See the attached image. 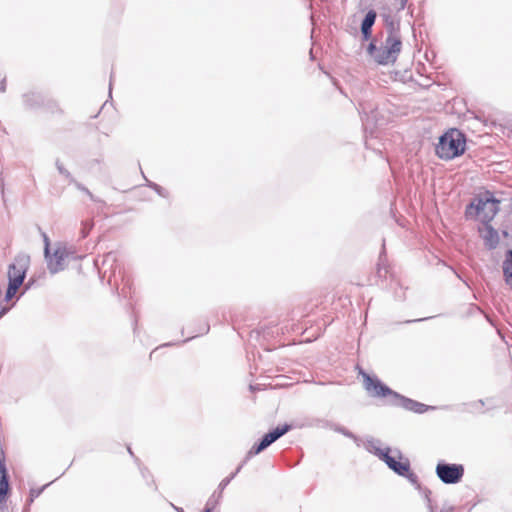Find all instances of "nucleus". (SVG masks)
<instances>
[{
    "label": "nucleus",
    "mask_w": 512,
    "mask_h": 512,
    "mask_svg": "<svg viewBox=\"0 0 512 512\" xmlns=\"http://www.w3.org/2000/svg\"><path fill=\"white\" fill-rule=\"evenodd\" d=\"M389 26V34L379 47L375 41H371L367 47V53L379 65L394 64L402 49L400 24L391 22Z\"/></svg>",
    "instance_id": "obj_1"
},
{
    "label": "nucleus",
    "mask_w": 512,
    "mask_h": 512,
    "mask_svg": "<svg viewBox=\"0 0 512 512\" xmlns=\"http://www.w3.org/2000/svg\"><path fill=\"white\" fill-rule=\"evenodd\" d=\"M464 150V135L456 129H452L442 135L435 148L437 156L444 160H451L463 154Z\"/></svg>",
    "instance_id": "obj_2"
},
{
    "label": "nucleus",
    "mask_w": 512,
    "mask_h": 512,
    "mask_svg": "<svg viewBox=\"0 0 512 512\" xmlns=\"http://www.w3.org/2000/svg\"><path fill=\"white\" fill-rule=\"evenodd\" d=\"M366 449L377 456L380 460H382L389 469L398 470V472H402L404 470L403 466L398 464L396 458L400 460L403 459L402 453L398 449L392 450L390 447H381V441L378 439H370L366 442Z\"/></svg>",
    "instance_id": "obj_3"
},
{
    "label": "nucleus",
    "mask_w": 512,
    "mask_h": 512,
    "mask_svg": "<svg viewBox=\"0 0 512 512\" xmlns=\"http://www.w3.org/2000/svg\"><path fill=\"white\" fill-rule=\"evenodd\" d=\"M499 203V200L487 193L484 197L475 199V201L467 207L466 213L472 214V211H474L475 215L480 216L483 222H489L498 213Z\"/></svg>",
    "instance_id": "obj_4"
},
{
    "label": "nucleus",
    "mask_w": 512,
    "mask_h": 512,
    "mask_svg": "<svg viewBox=\"0 0 512 512\" xmlns=\"http://www.w3.org/2000/svg\"><path fill=\"white\" fill-rule=\"evenodd\" d=\"M462 464L439 462L436 465L435 473L444 484H457L464 476Z\"/></svg>",
    "instance_id": "obj_5"
},
{
    "label": "nucleus",
    "mask_w": 512,
    "mask_h": 512,
    "mask_svg": "<svg viewBox=\"0 0 512 512\" xmlns=\"http://www.w3.org/2000/svg\"><path fill=\"white\" fill-rule=\"evenodd\" d=\"M30 258L28 255L19 254L8 267V284L20 287L26 276Z\"/></svg>",
    "instance_id": "obj_6"
},
{
    "label": "nucleus",
    "mask_w": 512,
    "mask_h": 512,
    "mask_svg": "<svg viewBox=\"0 0 512 512\" xmlns=\"http://www.w3.org/2000/svg\"><path fill=\"white\" fill-rule=\"evenodd\" d=\"M291 429V426L288 424H285L281 427H276L272 431L265 434L259 443H255L251 449L247 453V459L261 453L263 450H265L267 447H269L272 443L277 441L280 437L285 435L289 430Z\"/></svg>",
    "instance_id": "obj_7"
},
{
    "label": "nucleus",
    "mask_w": 512,
    "mask_h": 512,
    "mask_svg": "<svg viewBox=\"0 0 512 512\" xmlns=\"http://www.w3.org/2000/svg\"><path fill=\"white\" fill-rule=\"evenodd\" d=\"M363 378L365 389L373 397H389V399H393V394L397 393L383 384L376 377H371L370 375L363 373Z\"/></svg>",
    "instance_id": "obj_8"
},
{
    "label": "nucleus",
    "mask_w": 512,
    "mask_h": 512,
    "mask_svg": "<svg viewBox=\"0 0 512 512\" xmlns=\"http://www.w3.org/2000/svg\"><path fill=\"white\" fill-rule=\"evenodd\" d=\"M68 255L69 253L65 247H57L53 254L49 253V257H45L49 272L56 274L62 271L65 267L64 262Z\"/></svg>",
    "instance_id": "obj_9"
},
{
    "label": "nucleus",
    "mask_w": 512,
    "mask_h": 512,
    "mask_svg": "<svg viewBox=\"0 0 512 512\" xmlns=\"http://www.w3.org/2000/svg\"><path fill=\"white\" fill-rule=\"evenodd\" d=\"M398 464L400 466H403L404 470L402 472H398V470H392V471L399 476L406 477L408 479V481L413 486H415L416 489H420L421 484L419 482V478L414 472H411L409 460L407 458H405L404 461H398Z\"/></svg>",
    "instance_id": "obj_10"
},
{
    "label": "nucleus",
    "mask_w": 512,
    "mask_h": 512,
    "mask_svg": "<svg viewBox=\"0 0 512 512\" xmlns=\"http://www.w3.org/2000/svg\"><path fill=\"white\" fill-rule=\"evenodd\" d=\"M9 490V479L4 459L0 457V504L5 500Z\"/></svg>",
    "instance_id": "obj_11"
},
{
    "label": "nucleus",
    "mask_w": 512,
    "mask_h": 512,
    "mask_svg": "<svg viewBox=\"0 0 512 512\" xmlns=\"http://www.w3.org/2000/svg\"><path fill=\"white\" fill-rule=\"evenodd\" d=\"M388 401L392 405L402 407L405 410L412 411V412H413L414 406L416 405V402H417L410 398L404 397L398 393L393 394V399H389Z\"/></svg>",
    "instance_id": "obj_12"
},
{
    "label": "nucleus",
    "mask_w": 512,
    "mask_h": 512,
    "mask_svg": "<svg viewBox=\"0 0 512 512\" xmlns=\"http://www.w3.org/2000/svg\"><path fill=\"white\" fill-rule=\"evenodd\" d=\"M23 101L28 108H37L44 104V96L41 93L30 92L23 96Z\"/></svg>",
    "instance_id": "obj_13"
},
{
    "label": "nucleus",
    "mask_w": 512,
    "mask_h": 512,
    "mask_svg": "<svg viewBox=\"0 0 512 512\" xmlns=\"http://www.w3.org/2000/svg\"><path fill=\"white\" fill-rule=\"evenodd\" d=\"M483 239L486 247H488L489 249L496 248V246L499 243V235L497 231L491 226L486 227V230L483 234Z\"/></svg>",
    "instance_id": "obj_14"
},
{
    "label": "nucleus",
    "mask_w": 512,
    "mask_h": 512,
    "mask_svg": "<svg viewBox=\"0 0 512 512\" xmlns=\"http://www.w3.org/2000/svg\"><path fill=\"white\" fill-rule=\"evenodd\" d=\"M505 283L512 289V261L505 258L502 264Z\"/></svg>",
    "instance_id": "obj_15"
},
{
    "label": "nucleus",
    "mask_w": 512,
    "mask_h": 512,
    "mask_svg": "<svg viewBox=\"0 0 512 512\" xmlns=\"http://www.w3.org/2000/svg\"><path fill=\"white\" fill-rule=\"evenodd\" d=\"M243 464L239 465L237 467V469L235 470V472H233L230 476L224 478L219 486H218V498H221L222 497V492L223 490L226 488V486L234 479V477L240 472L241 468H242Z\"/></svg>",
    "instance_id": "obj_16"
},
{
    "label": "nucleus",
    "mask_w": 512,
    "mask_h": 512,
    "mask_svg": "<svg viewBox=\"0 0 512 512\" xmlns=\"http://www.w3.org/2000/svg\"><path fill=\"white\" fill-rule=\"evenodd\" d=\"M376 17H377V14L374 10H369L362 23H361V28H364V29H372V26L374 25L375 23V20H376Z\"/></svg>",
    "instance_id": "obj_17"
},
{
    "label": "nucleus",
    "mask_w": 512,
    "mask_h": 512,
    "mask_svg": "<svg viewBox=\"0 0 512 512\" xmlns=\"http://www.w3.org/2000/svg\"><path fill=\"white\" fill-rule=\"evenodd\" d=\"M55 165H56L58 172L61 175H63L67 180H69L70 183L75 182V178L71 175V173L64 167V165L59 160L56 161Z\"/></svg>",
    "instance_id": "obj_18"
},
{
    "label": "nucleus",
    "mask_w": 512,
    "mask_h": 512,
    "mask_svg": "<svg viewBox=\"0 0 512 512\" xmlns=\"http://www.w3.org/2000/svg\"><path fill=\"white\" fill-rule=\"evenodd\" d=\"M75 187L80 190L81 192L85 193L92 201H95V202H98L99 200L90 192V190L85 187L83 184H81L80 182L76 181L75 182H72Z\"/></svg>",
    "instance_id": "obj_19"
},
{
    "label": "nucleus",
    "mask_w": 512,
    "mask_h": 512,
    "mask_svg": "<svg viewBox=\"0 0 512 512\" xmlns=\"http://www.w3.org/2000/svg\"><path fill=\"white\" fill-rule=\"evenodd\" d=\"M148 186L152 188L158 195L161 197H167L168 191L162 188L160 185L154 183V182H148Z\"/></svg>",
    "instance_id": "obj_20"
},
{
    "label": "nucleus",
    "mask_w": 512,
    "mask_h": 512,
    "mask_svg": "<svg viewBox=\"0 0 512 512\" xmlns=\"http://www.w3.org/2000/svg\"><path fill=\"white\" fill-rule=\"evenodd\" d=\"M434 407L433 406H428V405H425L423 403H420V402H416V405L414 406V410L413 412L415 413H418V414H422L428 410H433Z\"/></svg>",
    "instance_id": "obj_21"
},
{
    "label": "nucleus",
    "mask_w": 512,
    "mask_h": 512,
    "mask_svg": "<svg viewBox=\"0 0 512 512\" xmlns=\"http://www.w3.org/2000/svg\"><path fill=\"white\" fill-rule=\"evenodd\" d=\"M221 498H218V491L214 492L213 495L209 498L207 501L206 507L204 511L209 508L210 512L212 511V508L219 502Z\"/></svg>",
    "instance_id": "obj_22"
},
{
    "label": "nucleus",
    "mask_w": 512,
    "mask_h": 512,
    "mask_svg": "<svg viewBox=\"0 0 512 512\" xmlns=\"http://www.w3.org/2000/svg\"><path fill=\"white\" fill-rule=\"evenodd\" d=\"M19 288L20 287H16L15 285L8 284L6 294H5V300L6 301L11 300L15 296V294L17 293Z\"/></svg>",
    "instance_id": "obj_23"
},
{
    "label": "nucleus",
    "mask_w": 512,
    "mask_h": 512,
    "mask_svg": "<svg viewBox=\"0 0 512 512\" xmlns=\"http://www.w3.org/2000/svg\"><path fill=\"white\" fill-rule=\"evenodd\" d=\"M93 228V222L92 221H83L82 222V237L85 238L90 230Z\"/></svg>",
    "instance_id": "obj_24"
},
{
    "label": "nucleus",
    "mask_w": 512,
    "mask_h": 512,
    "mask_svg": "<svg viewBox=\"0 0 512 512\" xmlns=\"http://www.w3.org/2000/svg\"><path fill=\"white\" fill-rule=\"evenodd\" d=\"M41 234H42L43 241H44V255H45V257H49V253H50L49 237L47 236V234L45 232H41Z\"/></svg>",
    "instance_id": "obj_25"
},
{
    "label": "nucleus",
    "mask_w": 512,
    "mask_h": 512,
    "mask_svg": "<svg viewBox=\"0 0 512 512\" xmlns=\"http://www.w3.org/2000/svg\"><path fill=\"white\" fill-rule=\"evenodd\" d=\"M333 429L336 432L341 433L342 435H344L348 438L355 439L354 434L342 426H335Z\"/></svg>",
    "instance_id": "obj_26"
},
{
    "label": "nucleus",
    "mask_w": 512,
    "mask_h": 512,
    "mask_svg": "<svg viewBox=\"0 0 512 512\" xmlns=\"http://www.w3.org/2000/svg\"><path fill=\"white\" fill-rule=\"evenodd\" d=\"M46 486H43L42 488L40 489H31L30 490V493H29V504L32 503L34 501L35 498L39 497L40 494L43 492L44 488Z\"/></svg>",
    "instance_id": "obj_27"
},
{
    "label": "nucleus",
    "mask_w": 512,
    "mask_h": 512,
    "mask_svg": "<svg viewBox=\"0 0 512 512\" xmlns=\"http://www.w3.org/2000/svg\"><path fill=\"white\" fill-rule=\"evenodd\" d=\"M407 4V0H394V5L398 11L403 10Z\"/></svg>",
    "instance_id": "obj_28"
},
{
    "label": "nucleus",
    "mask_w": 512,
    "mask_h": 512,
    "mask_svg": "<svg viewBox=\"0 0 512 512\" xmlns=\"http://www.w3.org/2000/svg\"><path fill=\"white\" fill-rule=\"evenodd\" d=\"M361 33H362L363 40H369L372 36V29L361 28Z\"/></svg>",
    "instance_id": "obj_29"
},
{
    "label": "nucleus",
    "mask_w": 512,
    "mask_h": 512,
    "mask_svg": "<svg viewBox=\"0 0 512 512\" xmlns=\"http://www.w3.org/2000/svg\"><path fill=\"white\" fill-rule=\"evenodd\" d=\"M391 22H396L395 20H393L392 18H390L389 16H386L385 18V23H386V29H387V35L389 34V25Z\"/></svg>",
    "instance_id": "obj_30"
},
{
    "label": "nucleus",
    "mask_w": 512,
    "mask_h": 512,
    "mask_svg": "<svg viewBox=\"0 0 512 512\" xmlns=\"http://www.w3.org/2000/svg\"><path fill=\"white\" fill-rule=\"evenodd\" d=\"M6 91V82H5V79H3L1 82H0V92L3 93Z\"/></svg>",
    "instance_id": "obj_31"
},
{
    "label": "nucleus",
    "mask_w": 512,
    "mask_h": 512,
    "mask_svg": "<svg viewBox=\"0 0 512 512\" xmlns=\"http://www.w3.org/2000/svg\"><path fill=\"white\" fill-rule=\"evenodd\" d=\"M112 78H113V76L111 75L110 76V83H109V96H111V92H112Z\"/></svg>",
    "instance_id": "obj_32"
},
{
    "label": "nucleus",
    "mask_w": 512,
    "mask_h": 512,
    "mask_svg": "<svg viewBox=\"0 0 512 512\" xmlns=\"http://www.w3.org/2000/svg\"><path fill=\"white\" fill-rule=\"evenodd\" d=\"M7 312L6 308H3L2 311H0V318Z\"/></svg>",
    "instance_id": "obj_33"
},
{
    "label": "nucleus",
    "mask_w": 512,
    "mask_h": 512,
    "mask_svg": "<svg viewBox=\"0 0 512 512\" xmlns=\"http://www.w3.org/2000/svg\"><path fill=\"white\" fill-rule=\"evenodd\" d=\"M428 508H429V512H434V509L430 504L428 505Z\"/></svg>",
    "instance_id": "obj_34"
},
{
    "label": "nucleus",
    "mask_w": 512,
    "mask_h": 512,
    "mask_svg": "<svg viewBox=\"0 0 512 512\" xmlns=\"http://www.w3.org/2000/svg\"><path fill=\"white\" fill-rule=\"evenodd\" d=\"M428 493H429V491L426 493V498H427L428 502H430Z\"/></svg>",
    "instance_id": "obj_35"
},
{
    "label": "nucleus",
    "mask_w": 512,
    "mask_h": 512,
    "mask_svg": "<svg viewBox=\"0 0 512 512\" xmlns=\"http://www.w3.org/2000/svg\"><path fill=\"white\" fill-rule=\"evenodd\" d=\"M128 452H129L131 455H133V452H132L131 448H129V447H128Z\"/></svg>",
    "instance_id": "obj_36"
},
{
    "label": "nucleus",
    "mask_w": 512,
    "mask_h": 512,
    "mask_svg": "<svg viewBox=\"0 0 512 512\" xmlns=\"http://www.w3.org/2000/svg\"><path fill=\"white\" fill-rule=\"evenodd\" d=\"M428 318L427 317H424L422 319H419L418 321H423V320H427Z\"/></svg>",
    "instance_id": "obj_37"
},
{
    "label": "nucleus",
    "mask_w": 512,
    "mask_h": 512,
    "mask_svg": "<svg viewBox=\"0 0 512 512\" xmlns=\"http://www.w3.org/2000/svg\"><path fill=\"white\" fill-rule=\"evenodd\" d=\"M203 512H210V509H209V508H207V509H206L205 511H203Z\"/></svg>",
    "instance_id": "obj_38"
}]
</instances>
